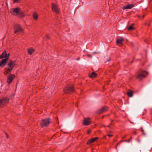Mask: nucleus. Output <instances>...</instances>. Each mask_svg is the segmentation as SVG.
Listing matches in <instances>:
<instances>
[{"instance_id": "obj_19", "label": "nucleus", "mask_w": 152, "mask_h": 152, "mask_svg": "<svg viewBox=\"0 0 152 152\" xmlns=\"http://www.w3.org/2000/svg\"><path fill=\"white\" fill-rule=\"evenodd\" d=\"M97 76V74L94 72H92L90 75L89 77L91 78L96 77Z\"/></svg>"}, {"instance_id": "obj_41", "label": "nucleus", "mask_w": 152, "mask_h": 152, "mask_svg": "<svg viewBox=\"0 0 152 152\" xmlns=\"http://www.w3.org/2000/svg\"><path fill=\"white\" fill-rule=\"evenodd\" d=\"M111 121V122H112H112H113V120H112Z\"/></svg>"}, {"instance_id": "obj_29", "label": "nucleus", "mask_w": 152, "mask_h": 152, "mask_svg": "<svg viewBox=\"0 0 152 152\" xmlns=\"http://www.w3.org/2000/svg\"><path fill=\"white\" fill-rule=\"evenodd\" d=\"M132 133L134 134H137L136 132L135 131H134V132H133Z\"/></svg>"}, {"instance_id": "obj_17", "label": "nucleus", "mask_w": 152, "mask_h": 152, "mask_svg": "<svg viewBox=\"0 0 152 152\" xmlns=\"http://www.w3.org/2000/svg\"><path fill=\"white\" fill-rule=\"evenodd\" d=\"M124 40L123 37H121L120 39H118L116 40V43L117 44H122V42Z\"/></svg>"}, {"instance_id": "obj_3", "label": "nucleus", "mask_w": 152, "mask_h": 152, "mask_svg": "<svg viewBox=\"0 0 152 152\" xmlns=\"http://www.w3.org/2000/svg\"><path fill=\"white\" fill-rule=\"evenodd\" d=\"M65 94L71 93L75 91L73 86H67L65 87L64 89Z\"/></svg>"}, {"instance_id": "obj_34", "label": "nucleus", "mask_w": 152, "mask_h": 152, "mask_svg": "<svg viewBox=\"0 0 152 152\" xmlns=\"http://www.w3.org/2000/svg\"><path fill=\"white\" fill-rule=\"evenodd\" d=\"M6 134L7 135V138H8V135H7V133H6Z\"/></svg>"}, {"instance_id": "obj_40", "label": "nucleus", "mask_w": 152, "mask_h": 152, "mask_svg": "<svg viewBox=\"0 0 152 152\" xmlns=\"http://www.w3.org/2000/svg\"><path fill=\"white\" fill-rule=\"evenodd\" d=\"M98 53V52H94V53Z\"/></svg>"}, {"instance_id": "obj_38", "label": "nucleus", "mask_w": 152, "mask_h": 152, "mask_svg": "<svg viewBox=\"0 0 152 152\" xmlns=\"http://www.w3.org/2000/svg\"><path fill=\"white\" fill-rule=\"evenodd\" d=\"M137 141H138V142H140V140H137Z\"/></svg>"}, {"instance_id": "obj_27", "label": "nucleus", "mask_w": 152, "mask_h": 152, "mask_svg": "<svg viewBox=\"0 0 152 152\" xmlns=\"http://www.w3.org/2000/svg\"><path fill=\"white\" fill-rule=\"evenodd\" d=\"M110 60H111V58H108L107 60V61H105V62H107L109 61Z\"/></svg>"}, {"instance_id": "obj_44", "label": "nucleus", "mask_w": 152, "mask_h": 152, "mask_svg": "<svg viewBox=\"0 0 152 152\" xmlns=\"http://www.w3.org/2000/svg\"><path fill=\"white\" fill-rule=\"evenodd\" d=\"M150 26V24H148V26Z\"/></svg>"}, {"instance_id": "obj_12", "label": "nucleus", "mask_w": 152, "mask_h": 152, "mask_svg": "<svg viewBox=\"0 0 152 152\" xmlns=\"http://www.w3.org/2000/svg\"><path fill=\"white\" fill-rule=\"evenodd\" d=\"M8 59L7 58L2 59L0 62V66L2 67L5 66Z\"/></svg>"}, {"instance_id": "obj_42", "label": "nucleus", "mask_w": 152, "mask_h": 152, "mask_svg": "<svg viewBox=\"0 0 152 152\" xmlns=\"http://www.w3.org/2000/svg\"><path fill=\"white\" fill-rule=\"evenodd\" d=\"M110 125H108L107 126L108 127H110Z\"/></svg>"}, {"instance_id": "obj_25", "label": "nucleus", "mask_w": 152, "mask_h": 152, "mask_svg": "<svg viewBox=\"0 0 152 152\" xmlns=\"http://www.w3.org/2000/svg\"><path fill=\"white\" fill-rule=\"evenodd\" d=\"M20 0H14V2H17V3H18L19 2Z\"/></svg>"}, {"instance_id": "obj_23", "label": "nucleus", "mask_w": 152, "mask_h": 152, "mask_svg": "<svg viewBox=\"0 0 152 152\" xmlns=\"http://www.w3.org/2000/svg\"><path fill=\"white\" fill-rule=\"evenodd\" d=\"M6 70L4 72V74L5 75H6L7 74L11 72H9V71L8 70V69H6V68H5Z\"/></svg>"}, {"instance_id": "obj_31", "label": "nucleus", "mask_w": 152, "mask_h": 152, "mask_svg": "<svg viewBox=\"0 0 152 152\" xmlns=\"http://www.w3.org/2000/svg\"><path fill=\"white\" fill-rule=\"evenodd\" d=\"M80 57H78L77 58H76V60H80Z\"/></svg>"}, {"instance_id": "obj_33", "label": "nucleus", "mask_w": 152, "mask_h": 152, "mask_svg": "<svg viewBox=\"0 0 152 152\" xmlns=\"http://www.w3.org/2000/svg\"><path fill=\"white\" fill-rule=\"evenodd\" d=\"M88 56L89 57H92V56L91 55H88Z\"/></svg>"}, {"instance_id": "obj_9", "label": "nucleus", "mask_w": 152, "mask_h": 152, "mask_svg": "<svg viewBox=\"0 0 152 152\" xmlns=\"http://www.w3.org/2000/svg\"><path fill=\"white\" fill-rule=\"evenodd\" d=\"M10 55V54H7L6 51L5 50L2 53L1 55H0V59H2L4 58H7V59H8Z\"/></svg>"}, {"instance_id": "obj_8", "label": "nucleus", "mask_w": 152, "mask_h": 152, "mask_svg": "<svg viewBox=\"0 0 152 152\" xmlns=\"http://www.w3.org/2000/svg\"><path fill=\"white\" fill-rule=\"evenodd\" d=\"M15 75L14 74H10V75L7 77V83L9 84L11 83L13 79H14Z\"/></svg>"}, {"instance_id": "obj_26", "label": "nucleus", "mask_w": 152, "mask_h": 152, "mask_svg": "<svg viewBox=\"0 0 152 152\" xmlns=\"http://www.w3.org/2000/svg\"><path fill=\"white\" fill-rule=\"evenodd\" d=\"M46 38L47 39H49L50 38V37L48 34H47L45 36Z\"/></svg>"}, {"instance_id": "obj_7", "label": "nucleus", "mask_w": 152, "mask_h": 152, "mask_svg": "<svg viewBox=\"0 0 152 152\" xmlns=\"http://www.w3.org/2000/svg\"><path fill=\"white\" fill-rule=\"evenodd\" d=\"M20 10V9L19 8H12L10 10V11L12 15L16 16L17 15V14L19 12Z\"/></svg>"}, {"instance_id": "obj_6", "label": "nucleus", "mask_w": 152, "mask_h": 152, "mask_svg": "<svg viewBox=\"0 0 152 152\" xmlns=\"http://www.w3.org/2000/svg\"><path fill=\"white\" fill-rule=\"evenodd\" d=\"M15 65V61L10 60V62L8 64V66L10 68H8L9 72H11Z\"/></svg>"}, {"instance_id": "obj_45", "label": "nucleus", "mask_w": 152, "mask_h": 152, "mask_svg": "<svg viewBox=\"0 0 152 152\" xmlns=\"http://www.w3.org/2000/svg\"><path fill=\"white\" fill-rule=\"evenodd\" d=\"M133 62V61H132V63Z\"/></svg>"}, {"instance_id": "obj_11", "label": "nucleus", "mask_w": 152, "mask_h": 152, "mask_svg": "<svg viewBox=\"0 0 152 152\" xmlns=\"http://www.w3.org/2000/svg\"><path fill=\"white\" fill-rule=\"evenodd\" d=\"M99 139V137H97L94 138H92L88 140L87 142V144L88 145H90L97 141Z\"/></svg>"}, {"instance_id": "obj_35", "label": "nucleus", "mask_w": 152, "mask_h": 152, "mask_svg": "<svg viewBox=\"0 0 152 152\" xmlns=\"http://www.w3.org/2000/svg\"><path fill=\"white\" fill-rule=\"evenodd\" d=\"M120 143L119 142H118L117 144V145H118Z\"/></svg>"}, {"instance_id": "obj_16", "label": "nucleus", "mask_w": 152, "mask_h": 152, "mask_svg": "<svg viewBox=\"0 0 152 152\" xmlns=\"http://www.w3.org/2000/svg\"><path fill=\"white\" fill-rule=\"evenodd\" d=\"M17 15H18V17L21 18L24 17L25 16V15L23 12L20 10L19 11V12L17 14Z\"/></svg>"}, {"instance_id": "obj_1", "label": "nucleus", "mask_w": 152, "mask_h": 152, "mask_svg": "<svg viewBox=\"0 0 152 152\" xmlns=\"http://www.w3.org/2000/svg\"><path fill=\"white\" fill-rule=\"evenodd\" d=\"M148 73L145 71H139L138 72L136 75V78L141 80L146 76Z\"/></svg>"}, {"instance_id": "obj_10", "label": "nucleus", "mask_w": 152, "mask_h": 152, "mask_svg": "<svg viewBox=\"0 0 152 152\" xmlns=\"http://www.w3.org/2000/svg\"><path fill=\"white\" fill-rule=\"evenodd\" d=\"M108 110V108L107 107L103 106L97 111V113L98 114H101L107 111Z\"/></svg>"}, {"instance_id": "obj_4", "label": "nucleus", "mask_w": 152, "mask_h": 152, "mask_svg": "<svg viewBox=\"0 0 152 152\" xmlns=\"http://www.w3.org/2000/svg\"><path fill=\"white\" fill-rule=\"evenodd\" d=\"M14 33L16 34L17 32H22L23 31V29L18 24H16L14 25Z\"/></svg>"}, {"instance_id": "obj_39", "label": "nucleus", "mask_w": 152, "mask_h": 152, "mask_svg": "<svg viewBox=\"0 0 152 152\" xmlns=\"http://www.w3.org/2000/svg\"><path fill=\"white\" fill-rule=\"evenodd\" d=\"M141 131L142 132H143L144 131V130L143 129H142Z\"/></svg>"}, {"instance_id": "obj_46", "label": "nucleus", "mask_w": 152, "mask_h": 152, "mask_svg": "<svg viewBox=\"0 0 152 152\" xmlns=\"http://www.w3.org/2000/svg\"><path fill=\"white\" fill-rule=\"evenodd\" d=\"M1 91H0V94L1 93Z\"/></svg>"}, {"instance_id": "obj_20", "label": "nucleus", "mask_w": 152, "mask_h": 152, "mask_svg": "<svg viewBox=\"0 0 152 152\" xmlns=\"http://www.w3.org/2000/svg\"><path fill=\"white\" fill-rule=\"evenodd\" d=\"M33 16L34 19L35 20H37L38 18V15L36 12H34L33 14Z\"/></svg>"}, {"instance_id": "obj_15", "label": "nucleus", "mask_w": 152, "mask_h": 152, "mask_svg": "<svg viewBox=\"0 0 152 152\" xmlns=\"http://www.w3.org/2000/svg\"><path fill=\"white\" fill-rule=\"evenodd\" d=\"M52 9L53 11H54L56 13H59V10L56 6L54 4H52Z\"/></svg>"}, {"instance_id": "obj_37", "label": "nucleus", "mask_w": 152, "mask_h": 152, "mask_svg": "<svg viewBox=\"0 0 152 152\" xmlns=\"http://www.w3.org/2000/svg\"><path fill=\"white\" fill-rule=\"evenodd\" d=\"M132 139V137H131L130 139H129V140L130 141V139Z\"/></svg>"}, {"instance_id": "obj_18", "label": "nucleus", "mask_w": 152, "mask_h": 152, "mask_svg": "<svg viewBox=\"0 0 152 152\" xmlns=\"http://www.w3.org/2000/svg\"><path fill=\"white\" fill-rule=\"evenodd\" d=\"M35 50L32 48H30L28 49V54L31 55L33 52H34Z\"/></svg>"}, {"instance_id": "obj_5", "label": "nucleus", "mask_w": 152, "mask_h": 152, "mask_svg": "<svg viewBox=\"0 0 152 152\" xmlns=\"http://www.w3.org/2000/svg\"><path fill=\"white\" fill-rule=\"evenodd\" d=\"M9 99L7 97H3L0 99V107L4 106L6 104L9 102Z\"/></svg>"}, {"instance_id": "obj_24", "label": "nucleus", "mask_w": 152, "mask_h": 152, "mask_svg": "<svg viewBox=\"0 0 152 152\" xmlns=\"http://www.w3.org/2000/svg\"><path fill=\"white\" fill-rule=\"evenodd\" d=\"M124 141H125V142H130V140H121V141L120 142H119L120 143H121V142H124Z\"/></svg>"}, {"instance_id": "obj_32", "label": "nucleus", "mask_w": 152, "mask_h": 152, "mask_svg": "<svg viewBox=\"0 0 152 152\" xmlns=\"http://www.w3.org/2000/svg\"><path fill=\"white\" fill-rule=\"evenodd\" d=\"M127 135H125L124 136L123 138H122L123 139H124V138H125V137H126Z\"/></svg>"}, {"instance_id": "obj_2", "label": "nucleus", "mask_w": 152, "mask_h": 152, "mask_svg": "<svg viewBox=\"0 0 152 152\" xmlns=\"http://www.w3.org/2000/svg\"><path fill=\"white\" fill-rule=\"evenodd\" d=\"M50 123V118L43 119L40 123L41 126L43 128L49 126Z\"/></svg>"}, {"instance_id": "obj_14", "label": "nucleus", "mask_w": 152, "mask_h": 152, "mask_svg": "<svg viewBox=\"0 0 152 152\" xmlns=\"http://www.w3.org/2000/svg\"><path fill=\"white\" fill-rule=\"evenodd\" d=\"M134 6V5L133 4H127L125 6L123 7V9H129L132 8Z\"/></svg>"}, {"instance_id": "obj_13", "label": "nucleus", "mask_w": 152, "mask_h": 152, "mask_svg": "<svg viewBox=\"0 0 152 152\" xmlns=\"http://www.w3.org/2000/svg\"><path fill=\"white\" fill-rule=\"evenodd\" d=\"M91 123V119L90 118H84V122L83 124L84 126H88Z\"/></svg>"}, {"instance_id": "obj_36", "label": "nucleus", "mask_w": 152, "mask_h": 152, "mask_svg": "<svg viewBox=\"0 0 152 152\" xmlns=\"http://www.w3.org/2000/svg\"><path fill=\"white\" fill-rule=\"evenodd\" d=\"M145 16V15H143L142 16V18H143Z\"/></svg>"}, {"instance_id": "obj_21", "label": "nucleus", "mask_w": 152, "mask_h": 152, "mask_svg": "<svg viewBox=\"0 0 152 152\" xmlns=\"http://www.w3.org/2000/svg\"><path fill=\"white\" fill-rule=\"evenodd\" d=\"M127 94L129 97H132L133 96V92L132 91H131L130 92H128Z\"/></svg>"}, {"instance_id": "obj_22", "label": "nucleus", "mask_w": 152, "mask_h": 152, "mask_svg": "<svg viewBox=\"0 0 152 152\" xmlns=\"http://www.w3.org/2000/svg\"><path fill=\"white\" fill-rule=\"evenodd\" d=\"M134 29V28L132 26H130L128 28V30L129 31H132Z\"/></svg>"}, {"instance_id": "obj_30", "label": "nucleus", "mask_w": 152, "mask_h": 152, "mask_svg": "<svg viewBox=\"0 0 152 152\" xmlns=\"http://www.w3.org/2000/svg\"><path fill=\"white\" fill-rule=\"evenodd\" d=\"M90 132H91V131L89 130H88V131H87L88 134H89Z\"/></svg>"}, {"instance_id": "obj_28", "label": "nucleus", "mask_w": 152, "mask_h": 152, "mask_svg": "<svg viewBox=\"0 0 152 152\" xmlns=\"http://www.w3.org/2000/svg\"><path fill=\"white\" fill-rule=\"evenodd\" d=\"M107 135L108 136L110 137H111L113 136V135L110 134H107Z\"/></svg>"}, {"instance_id": "obj_43", "label": "nucleus", "mask_w": 152, "mask_h": 152, "mask_svg": "<svg viewBox=\"0 0 152 152\" xmlns=\"http://www.w3.org/2000/svg\"><path fill=\"white\" fill-rule=\"evenodd\" d=\"M112 122H111V123L110 124V125L112 124Z\"/></svg>"}]
</instances>
